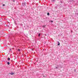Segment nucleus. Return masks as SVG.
<instances>
[{
  "mask_svg": "<svg viewBox=\"0 0 78 78\" xmlns=\"http://www.w3.org/2000/svg\"><path fill=\"white\" fill-rule=\"evenodd\" d=\"M58 45H60V43H59V42L58 41Z\"/></svg>",
  "mask_w": 78,
  "mask_h": 78,
  "instance_id": "obj_1",
  "label": "nucleus"
},
{
  "mask_svg": "<svg viewBox=\"0 0 78 78\" xmlns=\"http://www.w3.org/2000/svg\"><path fill=\"white\" fill-rule=\"evenodd\" d=\"M10 74L11 75H14V73H11Z\"/></svg>",
  "mask_w": 78,
  "mask_h": 78,
  "instance_id": "obj_2",
  "label": "nucleus"
},
{
  "mask_svg": "<svg viewBox=\"0 0 78 78\" xmlns=\"http://www.w3.org/2000/svg\"><path fill=\"white\" fill-rule=\"evenodd\" d=\"M18 51H19V52H20V49H18Z\"/></svg>",
  "mask_w": 78,
  "mask_h": 78,
  "instance_id": "obj_3",
  "label": "nucleus"
},
{
  "mask_svg": "<svg viewBox=\"0 0 78 78\" xmlns=\"http://www.w3.org/2000/svg\"><path fill=\"white\" fill-rule=\"evenodd\" d=\"M45 26H42V27H43V28H45Z\"/></svg>",
  "mask_w": 78,
  "mask_h": 78,
  "instance_id": "obj_4",
  "label": "nucleus"
},
{
  "mask_svg": "<svg viewBox=\"0 0 78 78\" xmlns=\"http://www.w3.org/2000/svg\"><path fill=\"white\" fill-rule=\"evenodd\" d=\"M47 15H48V16H49V15H50V13H49L48 12V13H47Z\"/></svg>",
  "mask_w": 78,
  "mask_h": 78,
  "instance_id": "obj_5",
  "label": "nucleus"
},
{
  "mask_svg": "<svg viewBox=\"0 0 78 78\" xmlns=\"http://www.w3.org/2000/svg\"><path fill=\"white\" fill-rule=\"evenodd\" d=\"M8 61H9L10 60V58H8Z\"/></svg>",
  "mask_w": 78,
  "mask_h": 78,
  "instance_id": "obj_6",
  "label": "nucleus"
},
{
  "mask_svg": "<svg viewBox=\"0 0 78 78\" xmlns=\"http://www.w3.org/2000/svg\"><path fill=\"white\" fill-rule=\"evenodd\" d=\"M7 64H8V65H9V62H8Z\"/></svg>",
  "mask_w": 78,
  "mask_h": 78,
  "instance_id": "obj_7",
  "label": "nucleus"
},
{
  "mask_svg": "<svg viewBox=\"0 0 78 78\" xmlns=\"http://www.w3.org/2000/svg\"><path fill=\"white\" fill-rule=\"evenodd\" d=\"M40 35H41V34H38V36H39V37L40 36Z\"/></svg>",
  "mask_w": 78,
  "mask_h": 78,
  "instance_id": "obj_8",
  "label": "nucleus"
},
{
  "mask_svg": "<svg viewBox=\"0 0 78 78\" xmlns=\"http://www.w3.org/2000/svg\"><path fill=\"white\" fill-rule=\"evenodd\" d=\"M51 23H53V21H51Z\"/></svg>",
  "mask_w": 78,
  "mask_h": 78,
  "instance_id": "obj_9",
  "label": "nucleus"
},
{
  "mask_svg": "<svg viewBox=\"0 0 78 78\" xmlns=\"http://www.w3.org/2000/svg\"><path fill=\"white\" fill-rule=\"evenodd\" d=\"M2 6H5V4H3V5H2Z\"/></svg>",
  "mask_w": 78,
  "mask_h": 78,
  "instance_id": "obj_10",
  "label": "nucleus"
},
{
  "mask_svg": "<svg viewBox=\"0 0 78 78\" xmlns=\"http://www.w3.org/2000/svg\"><path fill=\"white\" fill-rule=\"evenodd\" d=\"M55 0H52V1H53V2H54V1H55Z\"/></svg>",
  "mask_w": 78,
  "mask_h": 78,
  "instance_id": "obj_11",
  "label": "nucleus"
},
{
  "mask_svg": "<svg viewBox=\"0 0 78 78\" xmlns=\"http://www.w3.org/2000/svg\"><path fill=\"white\" fill-rule=\"evenodd\" d=\"M10 49V50L11 51V48H9Z\"/></svg>",
  "mask_w": 78,
  "mask_h": 78,
  "instance_id": "obj_12",
  "label": "nucleus"
},
{
  "mask_svg": "<svg viewBox=\"0 0 78 78\" xmlns=\"http://www.w3.org/2000/svg\"><path fill=\"white\" fill-rule=\"evenodd\" d=\"M56 69H58V68H57V67H56Z\"/></svg>",
  "mask_w": 78,
  "mask_h": 78,
  "instance_id": "obj_13",
  "label": "nucleus"
},
{
  "mask_svg": "<svg viewBox=\"0 0 78 78\" xmlns=\"http://www.w3.org/2000/svg\"><path fill=\"white\" fill-rule=\"evenodd\" d=\"M32 50H33V49H32Z\"/></svg>",
  "mask_w": 78,
  "mask_h": 78,
  "instance_id": "obj_14",
  "label": "nucleus"
}]
</instances>
